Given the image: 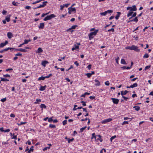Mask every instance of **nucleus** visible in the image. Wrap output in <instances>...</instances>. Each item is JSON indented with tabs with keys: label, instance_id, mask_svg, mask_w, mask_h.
I'll use <instances>...</instances> for the list:
<instances>
[{
	"label": "nucleus",
	"instance_id": "obj_1",
	"mask_svg": "<svg viewBox=\"0 0 153 153\" xmlns=\"http://www.w3.org/2000/svg\"><path fill=\"white\" fill-rule=\"evenodd\" d=\"M126 10H129L127 13V16L129 17L131 16L133 13V11H135L137 10L136 6L135 5H133L132 7H127Z\"/></svg>",
	"mask_w": 153,
	"mask_h": 153
},
{
	"label": "nucleus",
	"instance_id": "obj_2",
	"mask_svg": "<svg viewBox=\"0 0 153 153\" xmlns=\"http://www.w3.org/2000/svg\"><path fill=\"white\" fill-rule=\"evenodd\" d=\"M125 49L126 50H133L137 52H139L140 51V50L139 49L138 47L134 45H132L131 46H127L125 48Z\"/></svg>",
	"mask_w": 153,
	"mask_h": 153
},
{
	"label": "nucleus",
	"instance_id": "obj_3",
	"mask_svg": "<svg viewBox=\"0 0 153 153\" xmlns=\"http://www.w3.org/2000/svg\"><path fill=\"white\" fill-rule=\"evenodd\" d=\"M98 31V30H96L94 32H92L90 33L88 35L89 39L91 40L93 39L94 36L96 35Z\"/></svg>",
	"mask_w": 153,
	"mask_h": 153
},
{
	"label": "nucleus",
	"instance_id": "obj_4",
	"mask_svg": "<svg viewBox=\"0 0 153 153\" xmlns=\"http://www.w3.org/2000/svg\"><path fill=\"white\" fill-rule=\"evenodd\" d=\"M56 16L53 14H51L50 15L47 16L43 19L44 21H46L48 20H50L52 18H54Z\"/></svg>",
	"mask_w": 153,
	"mask_h": 153
},
{
	"label": "nucleus",
	"instance_id": "obj_5",
	"mask_svg": "<svg viewBox=\"0 0 153 153\" xmlns=\"http://www.w3.org/2000/svg\"><path fill=\"white\" fill-rule=\"evenodd\" d=\"M112 120V119L111 118H109L107 119H105L102 120L101 121V123L102 124H105L109 122Z\"/></svg>",
	"mask_w": 153,
	"mask_h": 153
},
{
	"label": "nucleus",
	"instance_id": "obj_6",
	"mask_svg": "<svg viewBox=\"0 0 153 153\" xmlns=\"http://www.w3.org/2000/svg\"><path fill=\"white\" fill-rule=\"evenodd\" d=\"M77 26H78L77 25H73V26H72V27H71V28H70L69 29H68L67 30V31H70V32H71V33H72L74 31V30H71L72 29H75L76 28V27H77Z\"/></svg>",
	"mask_w": 153,
	"mask_h": 153
},
{
	"label": "nucleus",
	"instance_id": "obj_7",
	"mask_svg": "<svg viewBox=\"0 0 153 153\" xmlns=\"http://www.w3.org/2000/svg\"><path fill=\"white\" fill-rule=\"evenodd\" d=\"M111 100H112V102L114 104H117L119 102V100L118 99L112 98H111Z\"/></svg>",
	"mask_w": 153,
	"mask_h": 153
},
{
	"label": "nucleus",
	"instance_id": "obj_8",
	"mask_svg": "<svg viewBox=\"0 0 153 153\" xmlns=\"http://www.w3.org/2000/svg\"><path fill=\"white\" fill-rule=\"evenodd\" d=\"M138 21V17L136 16L133 19L130 20L128 22H137Z\"/></svg>",
	"mask_w": 153,
	"mask_h": 153
},
{
	"label": "nucleus",
	"instance_id": "obj_9",
	"mask_svg": "<svg viewBox=\"0 0 153 153\" xmlns=\"http://www.w3.org/2000/svg\"><path fill=\"white\" fill-rule=\"evenodd\" d=\"M8 42L7 41H5L4 43H1L0 44V48H3L5 46Z\"/></svg>",
	"mask_w": 153,
	"mask_h": 153
},
{
	"label": "nucleus",
	"instance_id": "obj_10",
	"mask_svg": "<svg viewBox=\"0 0 153 153\" xmlns=\"http://www.w3.org/2000/svg\"><path fill=\"white\" fill-rule=\"evenodd\" d=\"M94 81L96 83L95 84V86H100V83L98 80L97 79H95L94 80Z\"/></svg>",
	"mask_w": 153,
	"mask_h": 153
},
{
	"label": "nucleus",
	"instance_id": "obj_11",
	"mask_svg": "<svg viewBox=\"0 0 153 153\" xmlns=\"http://www.w3.org/2000/svg\"><path fill=\"white\" fill-rule=\"evenodd\" d=\"M97 137H98V138L96 139L97 140H99L100 142H102V136L100 135H97Z\"/></svg>",
	"mask_w": 153,
	"mask_h": 153
},
{
	"label": "nucleus",
	"instance_id": "obj_12",
	"mask_svg": "<svg viewBox=\"0 0 153 153\" xmlns=\"http://www.w3.org/2000/svg\"><path fill=\"white\" fill-rule=\"evenodd\" d=\"M46 87V85H45L44 86L40 85L39 90L40 91H43L45 89Z\"/></svg>",
	"mask_w": 153,
	"mask_h": 153
},
{
	"label": "nucleus",
	"instance_id": "obj_13",
	"mask_svg": "<svg viewBox=\"0 0 153 153\" xmlns=\"http://www.w3.org/2000/svg\"><path fill=\"white\" fill-rule=\"evenodd\" d=\"M35 52L36 53H40L43 52V50L41 48H39Z\"/></svg>",
	"mask_w": 153,
	"mask_h": 153
},
{
	"label": "nucleus",
	"instance_id": "obj_14",
	"mask_svg": "<svg viewBox=\"0 0 153 153\" xmlns=\"http://www.w3.org/2000/svg\"><path fill=\"white\" fill-rule=\"evenodd\" d=\"M48 62L47 61H44L42 62L41 65L44 67H45L46 64L48 63Z\"/></svg>",
	"mask_w": 153,
	"mask_h": 153
},
{
	"label": "nucleus",
	"instance_id": "obj_15",
	"mask_svg": "<svg viewBox=\"0 0 153 153\" xmlns=\"http://www.w3.org/2000/svg\"><path fill=\"white\" fill-rule=\"evenodd\" d=\"M45 24L44 23H41L40 24L38 27L39 29H43L44 28Z\"/></svg>",
	"mask_w": 153,
	"mask_h": 153
},
{
	"label": "nucleus",
	"instance_id": "obj_16",
	"mask_svg": "<svg viewBox=\"0 0 153 153\" xmlns=\"http://www.w3.org/2000/svg\"><path fill=\"white\" fill-rule=\"evenodd\" d=\"M11 16L10 15L7 16L6 17L5 20H6V21L8 22H9L10 21V17Z\"/></svg>",
	"mask_w": 153,
	"mask_h": 153
},
{
	"label": "nucleus",
	"instance_id": "obj_17",
	"mask_svg": "<svg viewBox=\"0 0 153 153\" xmlns=\"http://www.w3.org/2000/svg\"><path fill=\"white\" fill-rule=\"evenodd\" d=\"M7 36L8 38L10 39L11 38L13 37V35L11 33L8 32L7 33Z\"/></svg>",
	"mask_w": 153,
	"mask_h": 153
},
{
	"label": "nucleus",
	"instance_id": "obj_18",
	"mask_svg": "<svg viewBox=\"0 0 153 153\" xmlns=\"http://www.w3.org/2000/svg\"><path fill=\"white\" fill-rule=\"evenodd\" d=\"M128 91L127 90H125L124 91H122L121 92V94L122 96H123L124 95L126 94Z\"/></svg>",
	"mask_w": 153,
	"mask_h": 153
},
{
	"label": "nucleus",
	"instance_id": "obj_19",
	"mask_svg": "<svg viewBox=\"0 0 153 153\" xmlns=\"http://www.w3.org/2000/svg\"><path fill=\"white\" fill-rule=\"evenodd\" d=\"M40 107L41 108H42V110L43 109V108L46 109L47 106H46L44 104H41L40 105Z\"/></svg>",
	"mask_w": 153,
	"mask_h": 153
},
{
	"label": "nucleus",
	"instance_id": "obj_20",
	"mask_svg": "<svg viewBox=\"0 0 153 153\" xmlns=\"http://www.w3.org/2000/svg\"><path fill=\"white\" fill-rule=\"evenodd\" d=\"M138 86V84L137 83H135L133 85L130 86L131 88H133L134 87H137Z\"/></svg>",
	"mask_w": 153,
	"mask_h": 153
},
{
	"label": "nucleus",
	"instance_id": "obj_21",
	"mask_svg": "<svg viewBox=\"0 0 153 153\" xmlns=\"http://www.w3.org/2000/svg\"><path fill=\"white\" fill-rule=\"evenodd\" d=\"M117 14L115 18L117 20L119 19V18L121 13L120 12H117Z\"/></svg>",
	"mask_w": 153,
	"mask_h": 153
},
{
	"label": "nucleus",
	"instance_id": "obj_22",
	"mask_svg": "<svg viewBox=\"0 0 153 153\" xmlns=\"http://www.w3.org/2000/svg\"><path fill=\"white\" fill-rule=\"evenodd\" d=\"M133 108H134V109L136 111H138L140 109V107L138 106H135L133 107Z\"/></svg>",
	"mask_w": 153,
	"mask_h": 153
},
{
	"label": "nucleus",
	"instance_id": "obj_23",
	"mask_svg": "<svg viewBox=\"0 0 153 153\" xmlns=\"http://www.w3.org/2000/svg\"><path fill=\"white\" fill-rule=\"evenodd\" d=\"M136 15H137L136 12H134V13L133 12L132 15H131L132 16H131V17H130L129 18V19H131L133 17H135Z\"/></svg>",
	"mask_w": 153,
	"mask_h": 153
},
{
	"label": "nucleus",
	"instance_id": "obj_24",
	"mask_svg": "<svg viewBox=\"0 0 153 153\" xmlns=\"http://www.w3.org/2000/svg\"><path fill=\"white\" fill-rule=\"evenodd\" d=\"M97 137V136L95 135V133H93L92 134V137H91V139H92L93 138H94L95 140H96Z\"/></svg>",
	"mask_w": 153,
	"mask_h": 153
},
{
	"label": "nucleus",
	"instance_id": "obj_25",
	"mask_svg": "<svg viewBox=\"0 0 153 153\" xmlns=\"http://www.w3.org/2000/svg\"><path fill=\"white\" fill-rule=\"evenodd\" d=\"M121 63L122 64L126 65L127 64L125 60L123 59H121Z\"/></svg>",
	"mask_w": 153,
	"mask_h": 153
},
{
	"label": "nucleus",
	"instance_id": "obj_26",
	"mask_svg": "<svg viewBox=\"0 0 153 153\" xmlns=\"http://www.w3.org/2000/svg\"><path fill=\"white\" fill-rule=\"evenodd\" d=\"M74 140V139L73 138H72L71 139L69 138L68 139V143H70L73 142Z\"/></svg>",
	"mask_w": 153,
	"mask_h": 153
},
{
	"label": "nucleus",
	"instance_id": "obj_27",
	"mask_svg": "<svg viewBox=\"0 0 153 153\" xmlns=\"http://www.w3.org/2000/svg\"><path fill=\"white\" fill-rule=\"evenodd\" d=\"M31 41V40L30 39H28V40H27L25 39L24 40V42L23 43V44H27L29 42H30Z\"/></svg>",
	"mask_w": 153,
	"mask_h": 153
},
{
	"label": "nucleus",
	"instance_id": "obj_28",
	"mask_svg": "<svg viewBox=\"0 0 153 153\" xmlns=\"http://www.w3.org/2000/svg\"><path fill=\"white\" fill-rule=\"evenodd\" d=\"M1 81H2L6 82V81H8L9 80L4 78H1Z\"/></svg>",
	"mask_w": 153,
	"mask_h": 153
},
{
	"label": "nucleus",
	"instance_id": "obj_29",
	"mask_svg": "<svg viewBox=\"0 0 153 153\" xmlns=\"http://www.w3.org/2000/svg\"><path fill=\"white\" fill-rule=\"evenodd\" d=\"M19 51H20L22 52H26L27 51V50H26L25 49H22V48H19Z\"/></svg>",
	"mask_w": 153,
	"mask_h": 153
},
{
	"label": "nucleus",
	"instance_id": "obj_30",
	"mask_svg": "<svg viewBox=\"0 0 153 153\" xmlns=\"http://www.w3.org/2000/svg\"><path fill=\"white\" fill-rule=\"evenodd\" d=\"M45 79L44 76H42L39 77L38 79V80L40 81L41 80H44Z\"/></svg>",
	"mask_w": 153,
	"mask_h": 153
},
{
	"label": "nucleus",
	"instance_id": "obj_31",
	"mask_svg": "<svg viewBox=\"0 0 153 153\" xmlns=\"http://www.w3.org/2000/svg\"><path fill=\"white\" fill-rule=\"evenodd\" d=\"M86 128H87V126H85L83 127H82V128H81L80 129V132H83L84 130Z\"/></svg>",
	"mask_w": 153,
	"mask_h": 153
},
{
	"label": "nucleus",
	"instance_id": "obj_32",
	"mask_svg": "<svg viewBox=\"0 0 153 153\" xmlns=\"http://www.w3.org/2000/svg\"><path fill=\"white\" fill-rule=\"evenodd\" d=\"M122 68L123 69H129L131 68V67H126L125 66H123L122 67Z\"/></svg>",
	"mask_w": 153,
	"mask_h": 153
},
{
	"label": "nucleus",
	"instance_id": "obj_33",
	"mask_svg": "<svg viewBox=\"0 0 153 153\" xmlns=\"http://www.w3.org/2000/svg\"><path fill=\"white\" fill-rule=\"evenodd\" d=\"M53 118V117H52L49 118H48V121L49 123L52 122L53 121V120L52 119Z\"/></svg>",
	"mask_w": 153,
	"mask_h": 153
},
{
	"label": "nucleus",
	"instance_id": "obj_34",
	"mask_svg": "<svg viewBox=\"0 0 153 153\" xmlns=\"http://www.w3.org/2000/svg\"><path fill=\"white\" fill-rule=\"evenodd\" d=\"M149 56L148 53H146L143 56V58H147L149 57Z\"/></svg>",
	"mask_w": 153,
	"mask_h": 153
},
{
	"label": "nucleus",
	"instance_id": "obj_35",
	"mask_svg": "<svg viewBox=\"0 0 153 153\" xmlns=\"http://www.w3.org/2000/svg\"><path fill=\"white\" fill-rule=\"evenodd\" d=\"M70 9L72 11V12H74V13H75L76 12V9L75 7L72 8L71 7H70Z\"/></svg>",
	"mask_w": 153,
	"mask_h": 153
},
{
	"label": "nucleus",
	"instance_id": "obj_36",
	"mask_svg": "<svg viewBox=\"0 0 153 153\" xmlns=\"http://www.w3.org/2000/svg\"><path fill=\"white\" fill-rule=\"evenodd\" d=\"M14 48H6L4 49V51H8L9 50H11L13 49H15Z\"/></svg>",
	"mask_w": 153,
	"mask_h": 153
},
{
	"label": "nucleus",
	"instance_id": "obj_37",
	"mask_svg": "<svg viewBox=\"0 0 153 153\" xmlns=\"http://www.w3.org/2000/svg\"><path fill=\"white\" fill-rule=\"evenodd\" d=\"M49 127L51 128H56V126L55 125L50 124L49 126Z\"/></svg>",
	"mask_w": 153,
	"mask_h": 153
},
{
	"label": "nucleus",
	"instance_id": "obj_38",
	"mask_svg": "<svg viewBox=\"0 0 153 153\" xmlns=\"http://www.w3.org/2000/svg\"><path fill=\"white\" fill-rule=\"evenodd\" d=\"M85 75L87 76L88 78H90L92 76L90 73H87L85 74Z\"/></svg>",
	"mask_w": 153,
	"mask_h": 153
},
{
	"label": "nucleus",
	"instance_id": "obj_39",
	"mask_svg": "<svg viewBox=\"0 0 153 153\" xmlns=\"http://www.w3.org/2000/svg\"><path fill=\"white\" fill-rule=\"evenodd\" d=\"M107 14V13L106 12V11L103 12L101 13H100V14L101 15L104 16H105Z\"/></svg>",
	"mask_w": 153,
	"mask_h": 153
},
{
	"label": "nucleus",
	"instance_id": "obj_40",
	"mask_svg": "<svg viewBox=\"0 0 153 153\" xmlns=\"http://www.w3.org/2000/svg\"><path fill=\"white\" fill-rule=\"evenodd\" d=\"M18 4V3L16 2L15 1H13L12 2V4L15 6H17Z\"/></svg>",
	"mask_w": 153,
	"mask_h": 153
},
{
	"label": "nucleus",
	"instance_id": "obj_41",
	"mask_svg": "<svg viewBox=\"0 0 153 153\" xmlns=\"http://www.w3.org/2000/svg\"><path fill=\"white\" fill-rule=\"evenodd\" d=\"M107 14L108 13H113V11L112 10H108L106 11Z\"/></svg>",
	"mask_w": 153,
	"mask_h": 153
},
{
	"label": "nucleus",
	"instance_id": "obj_42",
	"mask_svg": "<svg viewBox=\"0 0 153 153\" xmlns=\"http://www.w3.org/2000/svg\"><path fill=\"white\" fill-rule=\"evenodd\" d=\"M48 2L47 1H45L43 2L42 4V5L43 6V7H45L46 5V4Z\"/></svg>",
	"mask_w": 153,
	"mask_h": 153
},
{
	"label": "nucleus",
	"instance_id": "obj_43",
	"mask_svg": "<svg viewBox=\"0 0 153 153\" xmlns=\"http://www.w3.org/2000/svg\"><path fill=\"white\" fill-rule=\"evenodd\" d=\"M67 120H65L64 121H63V122H62V124H63V125H64V126H65V125H66L67 124Z\"/></svg>",
	"mask_w": 153,
	"mask_h": 153
},
{
	"label": "nucleus",
	"instance_id": "obj_44",
	"mask_svg": "<svg viewBox=\"0 0 153 153\" xmlns=\"http://www.w3.org/2000/svg\"><path fill=\"white\" fill-rule=\"evenodd\" d=\"M26 123V122H21L19 124H18V125L19 126H20L21 125H23L25 124Z\"/></svg>",
	"mask_w": 153,
	"mask_h": 153
},
{
	"label": "nucleus",
	"instance_id": "obj_45",
	"mask_svg": "<svg viewBox=\"0 0 153 153\" xmlns=\"http://www.w3.org/2000/svg\"><path fill=\"white\" fill-rule=\"evenodd\" d=\"M116 137V135H114V136H112V137H111L110 138V140L111 142L112 141V140L113 139H114Z\"/></svg>",
	"mask_w": 153,
	"mask_h": 153
},
{
	"label": "nucleus",
	"instance_id": "obj_46",
	"mask_svg": "<svg viewBox=\"0 0 153 153\" xmlns=\"http://www.w3.org/2000/svg\"><path fill=\"white\" fill-rule=\"evenodd\" d=\"M6 99H7L6 97H5L4 98H3V99H1V101L2 102H4L6 100Z\"/></svg>",
	"mask_w": 153,
	"mask_h": 153
},
{
	"label": "nucleus",
	"instance_id": "obj_47",
	"mask_svg": "<svg viewBox=\"0 0 153 153\" xmlns=\"http://www.w3.org/2000/svg\"><path fill=\"white\" fill-rule=\"evenodd\" d=\"M107 31L108 32L111 31L112 32H114V30L113 28H112L111 29L108 30Z\"/></svg>",
	"mask_w": 153,
	"mask_h": 153
},
{
	"label": "nucleus",
	"instance_id": "obj_48",
	"mask_svg": "<svg viewBox=\"0 0 153 153\" xmlns=\"http://www.w3.org/2000/svg\"><path fill=\"white\" fill-rule=\"evenodd\" d=\"M81 102L82 104V105L83 106H85L86 105V102L82 101H81Z\"/></svg>",
	"mask_w": 153,
	"mask_h": 153
},
{
	"label": "nucleus",
	"instance_id": "obj_49",
	"mask_svg": "<svg viewBox=\"0 0 153 153\" xmlns=\"http://www.w3.org/2000/svg\"><path fill=\"white\" fill-rule=\"evenodd\" d=\"M126 124H128V121H124L122 123V125H124Z\"/></svg>",
	"mask_w": 153,
	"mask_h": 153
},
{
	"label": "nucleus",
	"instance_id": "obj_50",
	"mask_svg": "<svg viewBox=\"0 0 153 153\" xmlns=\"http://www.w3.org/2000/svg\"><path fill=\"white\" fill-rule=\"evenodd\" d=\"M105 85H106L107 86H108L110 84V83L109 81H106L105 82Z\"/></svg>",
	"mask_w": 153,
	"mask_h": 153
},
{
	"label": "nucleus",
	"instance_id": "obj_51",
	"mask_svg": "<svg viewBox=\"0 0 153 153\" xmlns=\"http://www.w3.org/2000/svg\"><path fill=\"white\" fill-rule=\"evenodd\" d=\"M91 64H89V65L87 67V68H88V69L90 70L91 68Z\"/></svg>",
	"mask_w": 153,
	"mask_h": 153
},
{
	"label": "nucleus",
	"instance_id": "obj_52",
	"mask_svg": "<svg viewBox=\"0 0 153 153\" xmlns=\"http://www.w3.org/2000/svg\"><path fill=\"white\" fill-rule=\"evenodd\" d=\"M74 64L77 67L79 65V63H78V62L77 61H76L74 62Z\"/></svg>",
	"mask_w": 153,
	"mask_h": 153
},
{
	"label": "nucleus",
	"instance_id": "obj_53",
	"mask_svg": "<svg viewBox=\"0 0 153 153\" xmlns=\"http://www.w3.org/2000/svg\"><path fill=\"white\" fill-rule=\"evenodd\" d=\"M12 139H14L15 140L17 139V135H13V137L11 138Z\"/></svg>",
	"mask_w": 153,
	"mask_h": 153
},
{
	"label": "nucleus",
	"instance_id": "obj_54",
	"mask_svg": "<svg viewBox=\"0 0 153 153\" xmlns=\"http://www.w3.org/2000/svg\"><path fill=\"white\" fill-rule=\"evenodd\" d=\"M7 13V11L5 10H3L2 12V13L3 15H5Z\"/></svg>",
	"mask_w": 153,
	"mask_h": 153
},
{
	"label": "nucleus",
	"instance_id": "obj_55",
	"mask_svg": "<svg viewBox=\"0 0 153 153\" xmlns=\"http://www.w3.org/2000/svg\"><path fill=\"white\" fill-rule=\"evenodd\" d=\"M40 2V1L38 0L37 1H35V2H34L32 4H35L37 3H39Z\"/></svg>",
	"mask_w": 153,
	"mask_h": 153
},
{
	"label": "nucleus",
	"instance_id": "obj_56",
	"mask_svg": "<svg viewBox=\"0 0 153 153\" xmlns=\"http://www.w3.org/2000/svg\"><path fill=\"white\" fill-rule=\"evenodd\" d=\"M25 9L29 10L31 8V7L30 6H27L25 7Z\"/></svg>",
	"mask_w": 153,
	"mask_h": 153
},
{
	"label": "nucleus",
	"instance_id": "obj_57",
	"mask_svg": "<svg viewBox=\"0 0 153 153\" xmlns=\"http://www.w3.org/2000/svg\"><path fill=\"white\" fill-rule=\"evenodd\" d=\"M74 48H75L76 49H78L79 48V46L78 45H76V44L74 45Z\"/></svg>",
	"mask_w": 153,
	"mask_h": 153
},
{
	"label": "nucleus",
	"instance_id": "obj_58",
	"mask_svg": "<svg viewBox=\"0 0 153 153\" xmlns=\"http://www.w3.org/2000/svg\"><path fill=\"white\" fill-rule=\"evenodd\" d=\"M122 97L123 98V99L124 100H125V101H127V100L128 99V97H126L125 96H122Z\"/></svg>",
	"mask_w": 153,
	"mask_h": 153
},
{
	"label": "nucleus",
	"instance_id": "obj_59",
	"mask_svg": "<svg viewBox=\"0 0 153 153\" xmlns=\"http://www.w3.org/2000/svg\"><path fill=\"white\" fill-rule=\"evenodd\" d=\"M10 131V129H7L5 130H4V132H9Z\"/></svg>",
	"mask_w": 153,
	"mask_h": 153
},
{
	"label": "nucleus",
	"instance_id": "obj_60",
	"mask_svg": "<svg viewBox=\"0 0 153 153\" xmlns=\"http://www.w3.org/2000/svg\"><path fill=\"white\" fill-rule=\"evenodd\" d=\"M8 143V140H7L6 142H3L2 143V144L3 145H6V144H7Z\"/></svg>",
	"mask_w": 153,
	"mask_h": 153
},
{
	"label": "nucleus",
	"instance_id": "obj_61",
	"mask_svg": "<svg viewBox=\"0 0 153 153\" xmlns=\"http://www.w3.org/2000/svg\"><path fill=\"white\" fill-rule=\"evenodd\" d=\"M68 10H69L68 12V13L69 14H71L72 11H71V10L70 9V8H68Z\"/></svg>",
	"mask_w": 153,
	"mask_h": 153
},
{
	"label": "nucleus",
	"instance_id": "obj_62",
	"mask_svg": "<svg viewBox=\"0 0 153 153\" xmlns=\"http://www.w3.org/2000/svg\"><path fill=\"white\" fill-rule=\"evenodd\" d=\"M16 56H22V54L21 53H19L15 55Z\"/></svg>",
	"mask_w": 153,
	"mask_h": 153
},
{
	"label": "nucleus",
	"instance_id": "obj_63",
	"mask_svg": "<svg viewBox=\"0 0 153 153\" xmlns=\"http://www.w3.org/2000/svg\"><path fill=\"white\" fill-rule=\"evenodd\" d=\"M77 134V132L76 131H74L73 134L72 135L73 136H75Z\"/></svg>",
	"mask_w": 153,
	"mask_h": 153
},
{
	"label": "nucleus",
	"instance_id": "obj_64",
	"mask_svg": "<svg viewBox=\"0 0 153 153\" xmlns=\"http://www.w3.org/2000/svg\"><path fill=\"white\" fill-rule=\"evenodd\" d=\"M10 117H11L14 118L15 117V116L14 114L12 113L10 115Z\"/></svg>",
	"mask_w": 153,
	"mask_h": 153
}]
</instances>
